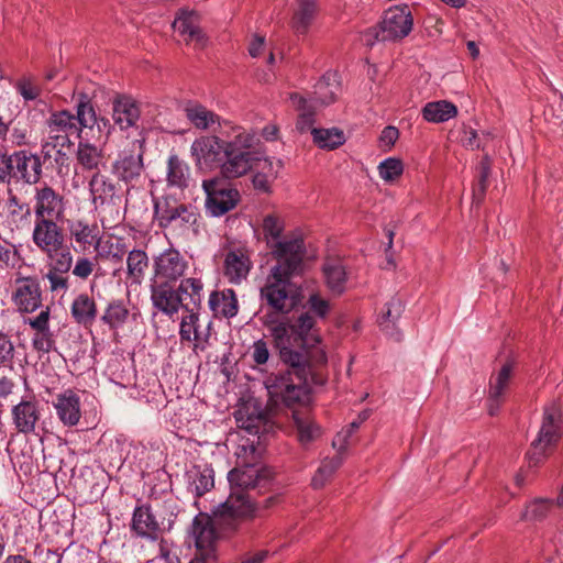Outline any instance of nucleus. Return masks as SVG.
Masks as SVG:
<instances>
[{
	"instance_id": "1",
	"label": "nucleus",
	"mask_w": 563,
	"mask_h": 563,
	"mask_svg": "<svg viewBox=\"0 0 563 563\" xmlns=\"http://www.w3.org/2000/svg\"><path fill=\"white\" fill-rule=\"evenodd\" d=\"M306 254L301 238L278 242L274 249L276 264L271 267L260 297L276 313L289 314L301 305L302 288L292 282L303 269Z\"/></svg>"
},
{
	"instance_id": "2",
	"label": "nucleus",
	"mask_w": 563,
	"mask_h": 563,
	"mask_svg": "<svg viewBox=\"0 0 563 563\" xmlns=\"http://www.w3.org/2000/svg\"><path fill=\"white\" fill-rule=\"evenodd\" d=\"M269 331L275 347L279 351V357L288 368L284 373L272 374L266 378L265 386L268 395L280 398L288 405L307 402L309 400L307 386V376L310 372L309 357L299 351L294 342L290 320L274 322Z\"/></svg>"
},
{
	"instance_id": "3",
	"label": "nucleus",
	"mask_w": 563,
	"mask_h": 563,
	"mask_svg": "<svg viewBox=\"0 0 563 563\" xmlns=\"http://www.w3.org/2000/svg\"><path fill=\"white\" fill-rule=\"evenodd\" d=\"M274 476L273 468L266 465L245 464L231 470L228 474L231 492L227 500L216 508V517L230 520L256 517L258 503L254 500L251 492L255 488L267 487Z\"/></svg>"
},
{
	"instance_id": "4",
	"label": "nucleus",
	"mask_w": 563,
	"mask_h": 563,
	"mask_svg": "<svg viewBox=\"0 0 563 563\" xmlns=\"http://www.w3.org/2000/svg\"><path fill=\"white\" fill-rule=\"evenodd\" d=\"M563 435V412L558 401L548 404L543 409V416L537 438L532 441L527 453L529 464L537 466L556 448Z\"/></svg>"
},
{
	"instance_id": "5",
	"label": "nucleus",
	"mask_w": 563,
	"mask_h": 563,
	"mask_svg": "<svg viewBox=\"0 0 563 563\" xmlns=\"http://www.w3.org/2000/svg\"><path fill=\"white\" fill-rule=\"evenodd\" d=\"M258 140L254 134L241 132L227 144L225 158L220 172L225 180L238 178L250 172L256 163L262 162V155L254 150Z\"/></svg>"
},
{
	"instance_id": "6",
	"label": "nucleus",
	"mask_w": 563,
	"mask_h": 563,
	"mask_svg": "<svg viewBox=\"0 0 563 563\" xmlns=\"http://www.w3.org/2000/svg\"><path fill=\"white\" fill-rule=\"evenodd\" d=\"M154 218L161 229L173 228L181 232L191 230L198 233L200 218L197 208L181 203L172 196H164L154 201Z\"/></svg>"
},
{
	"instance_id": "7",
	"label": "nucleus",
	"mask_w": 563,
	"mask_h": 563,
	"mask_svg": "<svg viewBox=\"0 0 563 563\" xmlns=\"http://www.w3.org/2000/svg\"><path fill=\"white\" fill-rule=\"evenodd\" d=\"M292 340L299 351L309 357V366L314 363H327V354L321 349L322 338L317 327L314 316L310 311H302L290 320Z\"/></svg>"
},
{
	"instance_id": "8",
	"label": "nucleus",
	"mask_w": 563,
	"mask_h": 563,
	"mask_svg": "<svg viewBox=\"0 0 563 563\" xmlns=\"http://www.w3.org/2000/svg\"><path fill=\"white\" fill-rule=\"evenodd\" d=\"M412 25L411 12L407 7L389 9L379 25L365 31L366 45L373 46L377 41L386 42L404 38L411 32Z\"/></svg>"
},
{
	"instance_id": "9",
	"label": "nucleus",
	"mask_w": 563,
	"mask_h": 563,
	"mask_svg": "<svg viewBox=\"0 0 563 563\" xmlns=\"http://www.w3.org/2000/svg\"><path fill=\"white\" fill-rule=\"evenodd\" d=\"M206 194L205 209L210 217L219 218L233 210L241 200L240 191L222 177L202 181Z\"/></svg>"
},
{
	"instance_id": "10",
	"label": "nucleus",
	"mask_w": 563,
	"mask_h": 563,
	"mask_svg": "<svg viewBox=\"0 0 563 563\" xmlns=\"http://www.w3.org/2000/svg\"><path fill=\"white\" fill-rule=\"evenodd\" d=\"M239 519L240 518H234L233 520L229 518L218 519L216 517V510L213 511V518L196 517L192 522V534L197 548L196 554L207 555L209 551L217 553L216 543L219 537L216 531L217 527H225L230 530H235Z\"/></svg>"
},
{
	"instance_id": "11",
	"label": "nucleus",
	"mask_w": 563,
	"mask_h": 563,
	"mask_svg": "<svg viewBox=\"0 0 563 563\" xmlns=\"http://www.w3.org/2000/svg\"><path fill=\"white\" fill-rule=\"evenodd\" d=\"M10 161L8 185L11 183L35 185L40 181L42 177V162L38 155L21 150L10 154Z\"/></svg>"
},
{
	"instance_id": "12",
	"label": "nucleus",
	"mask_w": 563,
	"mask_h": 563,
	"mask_svg": "<svg viewBox=\"0 0 563 563\" xmlns=\"http://www.w3.org/2000/svg\"><path fill=\"white\" fill-rule=\"evenodd\" d=\"M143 155L144 152L142 150V144H140L139 152L123 151L111 165V174L119 181H122L128 186V192L130 188H133L141 183L145 170Z\"/></svg>"
},
{
	"instance_id": "13",
	"label": "nucleus",
	"mask_w": 563,
	"mask_h": 563,
	"mask_svg": "<svg viewBox=\"0 0 563 563\" xmlns=\"http://www.w3.org/2000/svg\"><path fill=\"white\" fill-rule=\"evenodd\" d=\"M188 269V261L176 249L169 247L153 258V277L158 282L177 283Z\"/></svg>"
},
{
	"instance_id": "14",
	"label": "nucleus",
	"mask_w": 563,
	"mask_h": 563,
	"mask_svg": "<svg viewBox=\"0 0 563 563\" xmlns=\"http://www.w3.org/2000/svg\"><path fill=\"white\" fill-rule=\"evenodd\" d=\"M228 143L214 135L201 136L191 144V155L200 168H221Z\"/></svg>"
},
{
	"instance_id": "15",
	"label": "nucleus",
	"mask_w": 563,
	"mask_h": 563,
	"mask_svg": "<svg viewBox=\"0 0 563 563\" xmlns=\"http://www.w3.org/2000/svg\"><path fill=\"white\" fill-rule=\"evenodd\" d=\"M269 400L276 405L283 404L286 407L292 409V420L297 430L298 440L301 444H309L320 437L321 429L313 421L309 409V405L311 402L310 395L307 402H294L291 405L286 404L283 399L277 397L269 396Z\"/></svg>"
},
{
	"instance_id": "16",
	"label": "nucleus",
	"mask_w": 563,
	"mask_h": 563,
	"mask_svg": "<svg viewBox=\"0 0 563 563\" xmlns=\"http://www.w3.org/2000/svg\"><path fill=\"white\" fill-rule=\"evenodd\" d=\"M32 241L42 253L51 254L63 246L65 238L57 220L35 218Z\"/></svg>"
},
{
	"instance_id": "17",
	"label": "nucleus",
	"mask_w": 563,
	"mask_h": 563,
	"mask_svg": "<svg viewBox=\"0 0 563 563\" xmlns=\"http://www.w3.org/2000/svg\"><path fill=\"white\" fill-rule=\"evenodd\" d=\"M514 368V363L511 361H507L490 376L487 400L488 413L490 416H495L498 412L506 399L510 389Z\"/></svg>"
},
{
	"instance_id": "18",
	"label": "nucleus",
	"mask_w": 563,
	"mask_h": 563,
	"mask_svg": "<svg viewBox=\"0 0 563 563\" xmlns=\"http://www.w3.org/2000/svg\"><path fill=\"white\" fill-rule=\"evenodd\" d=\"M151 301L153 307L172 318L181 309V298L177 296L175 283L151 279Z\"/></svg>"
},
{
	"instance_id": "19",
	"label": "nucleus",
	"mask_w": 563,
	"mask_h": 563,
	"mask_svg": "<svg viewBox=\"0 0 563 563\" xmlns=\"http://www.w3.org/2000/svg\"><path fill=\"white\" fill-rule=\"evenodd\" d=\"M34 214L36 219L58 220L64 214V198L51 186L35 188Z\"/></svg>"
},
{
	"instance_id": "20",
	"label": "nucleus",
	"mask_w": 563,
	"mask_h": 563,
	"mask_svg": "<svg viewBox=\"0 0 563 563\" xmlns=\"http://www.w3.org/2000/svg\"><path fill=\"white\" fill-rule=\"evenodd\" d=\"M12 295V300L20 312L31 313L42 306V289L36 278L25 277Z\"/></svg>"
},
{
	"instance_id": "21",
	"label": "nucleus",
	"mask_w": 563,
	"mask_h": 563,
	"mask_svg": "<svg viewBox=\"0 0 563 563\" xmlns=\"http://www.w3.org/2000/svg\"><path fill=\"white\" fill-rule=\"evenodd\" d=\"M131 529L136 536L152 541H156L162 532L161 525L148 505H142L134 509Z\"/></svg>"
},
{
	"instance_id": "22",
	"label": "nucleus",
	"mask_w": 563,
	"mask_h": 563,
	"mask_svg": "<svg viewBox=\"0 0 563 563\" xmlns=\"http://www.w3.org/2000/svg\"><path fill=\"white\" fill-rule=\"evenodd\" d=\"M53 405L64 426L74 427L79 422L81 417L80 398L74 390L66 389L58 394Z\"/></svg>"
},
{
	"instance_id": "23",
	"label": "nucleus",
	"mask_w": 563,
	"mask_h": 563,
	"mask_svg": "<svg viewBox=\"0 0 563 563\" xmlns=\"http://www.w3.org/2000/svg\"><path fill=\"white\" fill-rule=\"evenodd\" d=\"M89 187L95 203L99 201L100 205H117L121 200L119 184L101 173L92 175Z\"/></svg>"
},
{
	"instance_id": "24",
	"label": "nucleus",
	"mask_w": 563,
	"mask_h": 563,
	"mask_svg": "<svg viewBox=\"0 0 563 563\" xmlns=\"http://www.w3.org/2000/svg\"><path fill=\"white\" fill-rule=\"evenodd\" d=\"M112 118L121 130L134 126L140 119V109L131 97L118 95L112 102Z\"/></svg>"
},
{
	"instance_id": "25",
	"label": "nucleus",
	"mask_w": 563,
	"mask_h": 563,
	"mask_svg": "<svg viewBox=\"0 0 563 563\" xmlns=\"http://www.w3.org/2000/svg\"><path fill=\"white\" fill-rule=\"evenodd\" d=\"M208 305L216 317L231 319L239 312L238 298L231 288L212 291Z\"/></svg>"
},
{
	"instance_id": "26",
	"label": "nucleus",
	"mask_w": 563,
	"mask_h": 563,
	"mask_svg": "<svg viewBox=\"0 0 563 563\" xmlns=\"http://www.w3.org/2000/svg\"><path fill=\"white\" fill-rule=\"evenodd\" d=\"M252 262L243 250L230 251L224 260V274L231 283L239 284L246 279Z\"/></svg>"
},
{
	"instance_id": "27",
	"label": "nucleus",
	"mask_w": 563,
	"mask_h": 563,
	"mask_svg": "<svg viewBox=\"0 0 563 563\" xmlns=\"http://www.w3.org/2000/svg\"><path fill=\"white\" fill-rule=\"evenodd\" d=\"M176 290L177 296L181 298L183 310L201 309L203 283L200 278H183Z\"/></svg>"
},
{
	"instance_id": "28",
	"label": "nucleus",
	"mask_w": 563,
	"mask_h": 563,
	"mask_svg": "<svg viewBox=\"0 0 563 563\" xmlns=\"http://www.w3.org/2000/svg\"><path fill=\"white\" fill-rule=\"evenodd\" d=\"M173 26L180 35H187V42H195L199 48L205 47L207 38L198 25V18L195 12L181 10Z\"/></svg>"
},
{
	"instance_id": "29",
	"label": "nucleus",
	"mask_w": 563,
	"mask_h": 563,
	"mask_svg": "<svg viewBox=\"0 0 563 563\" xmlns=\"http://www.w3.org/2000/svg\"><path fill=\"white\" fill-rule=\"evenodd\" d=\"M187 488L196 497H201L214 486V472L210 467L194 465L186 472Z\"/></svg>"
},
{
	"instance_id": "30",
	"label": "nucleus",
	"mask_w": 563,
	"mask_h": 563,
	"mask_svg": "<svg viewBox=\"0 0 563 563\" xmlns=\"http://www.w3.org/2000/svg\"><path fill=\"white\" fill-rule=\"evenodd\" d=\"M338 91L336 74L325 73L314 85L313 92L307 100L317 108L334 102Z\"/></svg>"
},
{
	"instance_id": "31",
	"label": "nucleus",
	"mask_w": 563,
	"mask_h": 563,
	"mask_svg": "<svg viewBox=\"0 0 563 563\" xmlns=\"http://www.w3.org/2000/svg\"><path fill=\"white\" fill-rule=\"evenodd\" d=\"M13 422L22 433L33 432L40 418L37 404L32 400H22L12 409Z\"/></svg>"
},
{
	"instance_id": "32",
	"label": "nucleus",
	"mask_w": 563,
	"mask_h": 563,
	"mask_svg": "<svg viewBox=\"0 0 563 563\" xmlns=\"http://www.w3.org/2000/svg\"><path fill=\"white\" fill-rule=\"evenodd\" d=\"M71 317L81 325H92L97 318V305L93 298L87 294H79L70 307Z\"/></svg>"
},
{
	"instance_id": "33",
	"label": "nucleus",
	"mask_w": 563,
	"mask_h": 563,
	"mask_svg": "<svg viewBox=\"0 0 563 563\" xmlns=\"http://www.w3.org/2000/svg\"><path fill=\"white\" fill-rule=\"evenodd\" d=\"M255 166L260 172L252 177L254 189L263 194L271 192V183L277 177L278 169L283 167V162L278 159L276 162L277 168H275L274 163L269 158L262 157V162L256 163Z\"/></svg>"
},
{
	"instance_id": "34",
	"label": "nucleus",
	"mask_w": 563,
	"mask_h": 563,
	"mask_svg": "<svg viewBox=\"0 0 563 563\" xmlns=\"http://www.w3.org/2000/svg\"><path fill=\"white\" fill-rule=\"evenodd\" d=\"M289 98L292 106L300 112L296 123L297 130L301 133L311 132L314 129V114L318 108L309 103L307 98L298 92L290 93Z\"/></svg>"
},
{
	"instance_id": "35",
	"label": "nucleus",
	"mask_w": 563,
	"mask_h": 563,
	"mask_svg": "<svg viewBox=\"0 0 563 563\" xmlns=\"http://www.w3.org/2000/svg\"><path fill=\"white\" fill-rule=\"evenodd\" d=\"M297 3L291 27L297 34H306L317 13V0H297Z\"/></svg>"
},
{
	"instance_id": "36",
	"label": "nucleus",
	"mask_w": 563,
	"mask_h": 563,
	"mask_svg": "<svg viewBox=\"0 0 563 563\" xmlns=\"http://www.w3.org/2000/svg\"><path fill=\"white\" fill-rule=\"evenodd\" d=\"M75 108L76 114H74V118L78 123V128H80L81 131L84 129L93 130L98 114L96 112L92 99L88 96V93L79 92L77 95Z\"/></svg>"
},
{
	"instance_id": "37",
	"label": "nucleus",
	"mask_w": 563,
	"mask_h": 563,
	"mask_svg": "<svg viewBox=\"0 0 563 563\" xmlns=\"http://www.w3.org/2000/svg\"><path fill=\"white\" fill-rule=\"evenodd\" d=\"M422 118L432 123H442L457 114L454 103L446 100L428 102L421 110Z\"/></svg>"
},
{
	"instance_id": "38",
	"label": "nucleus",
	"mask_w": 563,
	"mask_h": 563,
	"mask_svg": "<svg viewBox=\"0 0 563 563\" xmlns=\"http://www.w3.org/2000/svg\"><path fill=\"white\" fill-rule=\"evenodd\" d=\"M148 263V256L144 250L134 249L129 251L126 257V275L132 284H142Z\"/></svg>"
},
{
	"instance_id": "39",
	"label": "nucleus",
	"mask_w": 563,
	"mask_h": 563,
	"mask_svg": "<svg viewBox=\"0 0 563 563\" xmlns=\"http://www.w3.org/2000/svg\"><path fill=\"white\" fill-rule=\"evenodd\" d=\"M130 311L125 302L122 299H113L104 309L101 321L111 330H117L128 321Z\"/></svg>"
},
{
	"instance_id": "40",
	"label": "nucleus",
	"mask_w": 563,
	"mask_h": 563,
	"mask_svg": "<svg viewBox=\"0 0 563 563\" xmlns=\"http://www.w3.org/2000/svg\"><path fill=\"white\" fill-rule=\"evenodd\" d=\"M328 288L336 295L345 290L346 272L345 267L339 262H327L322 267Z\"/></svg>"
},
{
	"instance_id": "41",
	"label": "nucleus",
	"mask_w": 563,
	"mask_h": 563,
	"mask_svg": "<svg viewBox=\"0 0 563 563\" xmlns=\"http://www.w3.org/2000/svg\"><path fill=\"white\" fill-rule=\"evenodd\" d=\"M311 134L314 144L324 150H334L345 142L343 131L338 128L312 129Z\"/></svg>"
},
{
	"instance_id": "42",
	"label": "nucleus",
	"mask_w": 563,
	"mask_h": 563,
	"mask_svg": "<svg viewBox=\"0 0 563 563\" xmlns=\"http://www.w3.org/2000/svg\"><path fill=\"white\" fill-rule=\"evenodd\" d=\"M343 459L341 453L338 452L336 455L332 457H327L321 462V465L316 471L311 485L314 489H320L324 487V485L329 482V479L333 476V474L339 470L342 465Z\"/></svg>"
},
{
	"instance_id": "43",
	"label": "nucleus",
	"mask_w": 563,
	"mask_h": 563,
	"mask_svg": "<svg viewBox=\"0 0 563 563\" xmlns=\"http://www.w3.org/2000/svg\"><path fill=\"white\" fill-rule=\"evenodd\" d=\"M263 233L267 240V244L272 249V254L274 255V249L276 243L282 242L279 239L284 232L285 223L282 218L276 214L269 213L266 214L263 219L262 223ZM284 240L283 242H285Z\"/></svg>"
},
{
	"instance_id": "44",
	"label": "nucleus",
	"mask_w": 563,
	"mask_h": 563,
	"mask_svg": "<svg viewBox=\"0 0 563 563\" xmlns=\"http://www.w3.org/2000/svg\"><path fill=\"white\" fill-rule=\"evenodd\" d=\"M185 111L187 119L197 129L206 130L210 124L219 120V117L214 112L198 103L186 107Z\"/></svg>"
},
{
	"instance_id": "45",
	"label": "nucleus",
	"mask_w": 563,
	"mask_h": 563,
	"mask_svg": "<svg viewBox=\"0 0 563 563\" xmlns=\"http://www.w3.org/2000/svg\"><path fill=\"white\" fill-rule=\"evenodd\" d=\"M241 428L246 430L250 434H260L267 432L271 428L269 413L260 408H254L242 422Z\"/></svg>"
},
{
	"instance_id": "46",
	"label": "nucleus",
	"mask_w": 563,
	"mask_h": 563,
	"mask_svg": "<svg viewBox=\"0 0 563 563\" xmlns=\"http://www.w3.org/2000/svg\"><path fill=\"white\" fill-rule=\"evenodd\" d=\"M404 302L399 297H393L386 303V310L383 312L379 325L389 335H394V327L404 312Z\"/></svg>"
},
{
	"instance_id": "47",
	"label": "nucleus",
	"mask_w": 563,
	"mask_h": 563,
	"mask_svg": "<svg viewBox=\"0 0 563 563\" xmlns=\"http://www.w3.org/2000/svg\"><path fill=\"white\" fill-rule=\"evenodd\" d=\"M95 230L96 227H90L81 220L73 221L68 225L70 238L74 239L82 250L92 245L96 239Z\"/></svg>"
},
{
	"instance_id": "48",
	"label": "nucleus",
	"mask_w": 563,
	"mask_h": 563,
	"mask_svg": "<svg viewBox=\"0 0 563 563\" xmlns=\"http://www.w3.org/2000/svg\"><path fill=\"white\" fill-rule=\"evenodd\" d=\"M47 120L53 122L54 126H58L59 131L63 130L64 133L68 134L69 136L73 134L80 136V133L82 132L81 129L78 128V123L74 118V113H71L69 110L64 109L58 111H51V115Z\"/></svg>"
},
{
	"instance_id": "49",
	"label": "nucleus",
	"mask_w": 563,
	"mask_h": 563,
	"mask_svg": "<svg viewBox=\"0 0 563 563\" xmlns=\"http://www.w3.org/2000/svg\"><path fill=\"white\" fill-rule=\"evenodd\" d=\"M187 165L178 158L177 155H170L168 158L167 183L170 186L183 188L187 186L186 174Z\"/></svg>"
},
{
	"instance_id": "50",
	"label": "nucleus",
	"mask_w": 563,
	"mask_h": 563,
	"mask_svg": "<svg viewBox=\"0 0 563 563\" xmlns=\"http://www.w3.org/2000/svg\"><path fill=\"white\" fill-rule=\"evenodd\" d=\"M187 314L181 318L179 325V336L181 342H191L194 335L200 330L199 316L200 309L185 310Z\"/></svg>"
},
{
	"instance_id": "51",
	"label": "nucleus",
	"mask_w": 563,
	"mask_h": 563,
	"mask_svg": "<svg viewBox=\"0 0 563 563\" xmlns=\"http://www.w3.org/2000/svg\"><path fill=\"white\" fill-rule=\"evenodd\" d=\"M489 175L490 159L487 155H484L478 165L476 166L475 170L476 183L473 188V195L477 201L482 200L486 192Z\"/></svg>"
},
{
	"instance_id": "52",
	"label": "nucleus",
	"mask_w": 563,
	"mask_h": 563,
	"mask_svg": "<svg viewBox=\"0 0 563 563\" xmlns=\"http://www.w3.org/2000/svg\"><path fill=\"white\" fill-rule=\"evenodd\" d=\"M45 255L51 261L48 269H53L57 273H68L71 269L73 255L65 243H63V246L58 251Z\"/></svg>"
},
{
	"instance_id": "53",
	"label": "nucleus",
	"mask_w": 563,
	"mask_h": 563,
	"mask_svg": "<svg viewBox=\"0 0 563 563\" xmlns=\"http://www.w3.org/2000/svg\"><path fill=\"white\" fill-rule=\"evenodd\" d=\"M101 158L100 151L89 143L80 142L77 151V159L85 169H95L98 167Z\"/></svg>"
},
{
	"instance_id": "54",
	"label": "nucleus",
	"mask_w": 563,
	"mask_h": 563,
	"mask_svg": "<svg viewBox=\"0 0 563 563\" xmlns=\"http://www.w3.org/2000/svg\"><path fill=\"white\" fill-rule=\"evenodd\" d=\"M552 505L553 501L550 499L537 498L527 506L521 518L523 520H541L548 515Z\"/></svg>"
},
{
	"instance_id": "55",
	"label": "nucleus",
	"mask_w": 563,
	"mask_h": 563,
	"mask_svg": "<svg viewBox=\"0 0 563 563\" xmlns=\"http://www.w3.org/2000/svg\"><path fill=\"white\" fill-rule=\"evenodd\" d=\"M378 173L385 181H394L404 173V164L399 158L388 157L378 165Z\"/></svg>"
},
{
	"instance_id": "56",
	"label": "nucleus",
	"mask_w": 563,
	"mask_h": 563,
	"mask_svg": "<svg viewBox=\"0 0 563 563\" xmlns=\"http://www.w3.org/2000/svg\"><path fill=\"white\" fill-rule=\"evenodd\" d=\"M303 308H308L306 311H310V314L314 318L325 319L330 313L331 307L329 300L322 298L318 292L311 294Z\"/></svg>"
},
{
	"instance_id": "57",
	"label": "nucleus",
	"mask_w": 563,
	"mask_h": 563,
	"mask_svg": "<svg viewBox=\"0 0 563 563\" xmlns=\"http://www.w3.org/2000/svg\"><path fill=\"white\" fill-rule=\"evenodd\" d=\"M32 346L35 351L43 354H48L55 350V338L51 329L34 331Z\"/></svg>"
},
{
	"instance_id": "58",
	"label": "nucleus",
	"mask_w": 563,
	"mask_h": 563,
	"mask_svg": "<svg viewBox=\"0 0 563 563\" xmlns=\"http://www.w3.org/2000/svg\"><path fill=\"white\" fill-rule=\"evenodd\" d=\"M8 206L10 210V216L14 221H25L27 222L31 217V208L29 203L22 202L15 195H11L8 198Z\"/></svg>"
},
{
	"instance_id": "59",
	"label": "nucleus",
	"mask_w": 563,
	"mask_h": 563,
	"mask_svg": "<svg viewBox=\"0 0 563 563\" xmlns=\"http://www.w3.org/2000/svg\"><path fill=\"white\" fill-rule=\"evenodd\" d=\"M14 87L25 101L36 100L41 93V88L27 77L19 79Z\"/></svg>"
},
{
	"instance_id": "60",
	"label": "nucleus",
	"mask_w": 563,
	"mask_h": 563,
	"mask_svg": "<svg viewBox=\"0 0 563 563\" xmlns=\"http://www.w3.org/2000/svg\"><path fill=\"white\" fill-rule=\"evenodd\" d=\"M46 128L48 132L47 140L53 146L69 147L73 143L68 134H65L63 130L59 131L58 126H54V123L46 120Z\"/></svg>"
},
{
	"instance_id": "61",
	"label": "nucleus",
	"mask_w": 563,
	"mask_h": 563,
	"mask_svg": "<svg viewBox=\"0 0 563 563\" xmlns=\"http://www.w3.org/2000/svg\"><path fill=\"white\" fill-rule=\"evenodd\" d=\"M67 273H57L53 269H48L45 274V278L49 282V290L52 292L56 291H67L69 284Z\"/></svg>"
},
{
	"instance_id": "62",
	"label": "nucleus",
	"mask_w": 563,
	"mask_h": 563,
	"mask_svg": "<svg viewBox=\"0 0 563 563\" xmlns=\"http://www.w3.org/2000/svg\"><path fill=\"white\" fill-rule=\"evenodd\" d=\"M360 422H357L356 420L355 421H352L347 427L346 429H343L341 432H339L334 440H333V446H339L338 448V452L339 453H342L345 448L349 444V441H350V438L352 437V434L360 428Z\"/></svg>"
},
{
	"instance_id": "63",
	"label": "nucleus",
	"mask_w": 563,
	"mask_h": 563,
	"mask_svg": "<svg viewBox=\"0 0 563 563\" xmlns=\"http://www.w3.org/2000/svg\"><path fill=\"white\" fill-rule=\"evenodd\" d=\"M95 269V263L88 257H78L73 268V274L80 278L87 279Z\"/></svg>"
},
{
	"instance_id": "64",
	"label": "nucleus",
	"mask_w": 563,
	"mask_h": 563,
	"mask_svg": "<svg viewBox=\"0 0 563 563\" xmlns=\"http://www.w3.org/2000/svg\"><path fill=\"white\" fill-rule=\"evenodd\" d=\"M49 316H51V309L47 306L44 310H42L35 318H30L26 323L34 330V331H42L49 329Z\"/></svg>"
}]
</instances>
